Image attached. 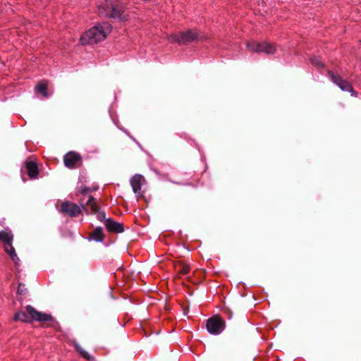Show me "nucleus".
<instances>
[{"mask_svg": "<svg viewBox=\"0 0 361 361\" xmlns=\"http://www.w3.org/2000/svg\"><path fill=\"white\" fill-rule=\"evenodd\" d=\"M36 92L42 94L44 97H47L48 93V82L47 80L39 81L35 86Z\"/></svg>", "mask_w": 361, "mask_h": 361, "instance_id": "16", "label": "nucleus"}, {"mask_svg": "<svg viewBox=\"0 0 361 361\" xmlns=\"http://www.w3.org/2000/svg\"><path fill=\"white\" fill-rule=\"evenodd\" d=\"M327 74L331 81L338 86L343 91H346L352 84L346 80H344L340 75L335 74L332 71L328 70Z\"/></svg>", "mask_w": 361, "mask_h": 361, "instance_id": "10", "label": "nucleus"}, {"mask_svg": "<svg viewBox=\"0 0 361 361\" xmlns=\"http://www.w3.org/2000/svg\"><path fill=\"white\" fill-rule=\"evenodd\" d=\"M14 321H20L23 322L30 323V319H29V315L27 312L25 311H19L16 312L13 317Z\"/></svg>", "mask_w": 361, "mask_h": 361, "instance_id": "18", "label": "nucleus"}, {"mask_svg": "<svg viewBox=\"0 0 361 361\" xmlns=\"http://www.w3.org/2000/svg\"><path fill=\"white\" fill-rule=\"evenodd\" d=\"M59 212L71 217H75L81 214L82 210L75 203L65 201L61 203Z\"/></svg>", "mask_w": 361, "mask_h": 361, "instance_id": "8", "label": "nucleus"}, {"mask_svg": "<svg viewBox=\"0 0 361 361\" xmlns=\"http://www.w3.org/2000/svg\"><path fill=\"white\" fill-rule=\"evenodd\" d=\"M173 267L176 272V279H180L190 271V265L182 261L174 263Z\"/></svg>", "mask_w": 361, "mask_h": 361, "instance_id": "13", "label": "nucleus"}, {"mask_svg": "<svg viewBox=\"0 0 361 361\" xmlns=\"http://www.w3.org/2000/svg\"><path fill=\"white\" fill-rule=\"evenodd\" d=\"M90 191V188L84 186L81 188L80 192L83 196H85Z\"/></svg>", "mask_w": 361, "mask_h": 361, "instance_id": "23", "label": "nucleus"}, {"mask_svg": "<svg viewBox=\"0 0 361 361\" xmlns=\"http://www.w3.org/2000/svg\"><path fill=\"white\" fill-rule=\"evenodd\" d=\"M75 348L76 349V350L80 353V355L87 359V360H90L91 359V356L89 355V353L87 352H86L82 347H80L78 344H75Z\"/></svg>", "mask_w": 361, "mask_h": 361, "instance_id": "20", "label": "nucleus"}, {"mask_svg": "<svg viewBox=\"0 0 361 361\" xmlns=\"http://www.w3.org/2000/svg\"><path fill=\"white\" fill-rule=\"evenodd\" d=\"M25 309L29 315L30 323L32 321H37L43 322V326L48 327L52 326V323L55 322L54 317L51 314L39 312L31 305H27Z\"/></svg>", "mask_w": 361, "mask_h": 361, "instance_id": "4", "label": "nucleus"}, {"mask_svg": "<svg viewBox=\"0 0 361 361\" xmlns=\"http://www.w3.org/2000/svg\"><path fill=\"white\" fill-rule=\"evenodd\" d=\"M13 235L6 231H0V241L4 243V247L5 252L10 256L11 259L15 264H18L19 259L15 252L14 247L12 246L11 241Z\"/></svg>", "mask_w": 361, "mask_h": 361, "instance_id": "6", "label": "nucleus"}, {"mask_svg": "<svg viewBox=\"0 0 361 361\" xmlns=\"http://www.w3.org/2000/svg\"><path fill=\"white\" fill-rule=\"evenodd\" d=\"M104 238L103 229L101 227H97L92 233H90L89 239L95 241L102 242Z\"/></svg>", "mask_w": 361, "mask_h": 361, "instance_id": "17", "label": "nucleus"}, {"mask_svg": "<svg viewBox=\"0 0 361 361\" xmlns=\"http://www.w3.org/2000/svg\"><path fill=\"white\" fill-rule=\"evenodd\" d=\"M26 292V288H25V285L23 283H19L18 287L17 293L19 295H23Z\"/></svg>", "mask_w": 361, "mask_h": 361, "instance_id": "21", "label": "nucleus"}, {"mask_svg": "<svg viewBox=\"0 0 361 361\" xmlns=\"http://www.w3.org/2000/svg\"><path fill=\"white\" fill-rule=\"evenodd\" d=\"M80 203L85 210H87L88 208L90 207L91 211L93 212H97L99 211V207L97 205L94 197L91 195L88 196V200L85 203L84 202V199L81 198L80 200Z\"/></svg>", "mask_w": 361, "mask_h": 361, "instance_id": "14", "label": "nucleus"}, {"mask_svg": "<svg viewBox=\"0 0 361 361\" xmlns=\"http://www.w3.org/2000/svg\"><path fill=\"white\" fill-rule=\"evenodd\" d=\"M310 61L313 66L317 68H324L325 66L324 63L322 61L321 58L319 56H312L310 59Z\"/></svg>", "mask_w": 361, "mask_h": 361, "instance_id": "19", "label": "nucleus"}, {"mask_svg": "<svg viewBox=\"0 0 361 361\" xmlns=\"http://www.w3.org/2000/svg\"><path fill=\"white\" fill-rule=\"evenodd\" d=\"M25 168L28 176L32 178H36L39 173L37 164L34 161H27L25 163Z\"/></svg>", "mask_w": 361, "mask_h": 361, "instance_id": "15", "label": "nucleus"}, {"mask_svg": "<svg viewBox=\"0 0 361 361\" xmlns=\"http://www.w3.org/2000/svg\"><path fill=\"white\" fill-rule=\"evenodd\" d=\"M225 326V322L219 315H214L207 321V329L212 334H220Z\"/></svg>", "mask_w": 361, "mask_h": 361, "instance_id": "7", "label": "nucleus"}, {"mask_svg": "<svg viewBox=\"0 0 361 361\" xmlns=\"http://www.w3.org/2000/svg\"><path fill=\"white\" fill-rule=\"evenodd\" d=\"M111 32V26L109 23H98L85 32L80 37L82 44H94L104 40Z\"/></svg>", "mask_w": 361, "mask_h": 361, "instance_id": "1", "label": "nucleus"}, {"mask_svg": "<svg viewBox=\"0 0 361 361\" xmlns=\"http://www.w3.org/2000/svg\"><path fill=\"white\" fill-rule=\"evenodd\" d=\"M97 219L99 220V221H104V219H105V214L102 212V213H99L97 214Z\"/></svg>", "mask_w": 361, "mask_h": 361, "instance_id": "24", "label": "nucleus"}, {"mask_svg": "<svg viewBox=\"0 0 361 361\" xmlns=\"http://www.w3.org/2000/svg\"><path fill=\"white\" fill-rule=\"evenodd\" d=\"M99 15L112 18L120 22L128 21L129 14L126 12V7L118 2L106 1L103 6L99 7Z\"/></svg>", "mask_w": 361, "mask_h": 361, "instance_id": "2", "label": "nucleus"}, {"mask_svg": "<svg viewBox=\"0 0 361 361\" xmlns=\"http://www.w3.org/2000/svg\"><path fill=\"white\" fill-rule=\"evenodd\" d=\"M247 49L254 53H265L271 55L276 52L277 46L275 43L267 41H249L246 43Z\"/></svg>", "mask_w": 361, "mask_h": 361, "instance_id": "3", "label": "nucleus"}, {"mask_svg": "<svg viewBox=\"0 0 361 361\" xmlns=\"http://www.w3.org/2000/svg\"><path fill=\"white\" fill-rule=\"evenodd\" d=\"M106 228L111 233H120L124 231L123 224L114 221L112 219H107L104 221Z\"/></svg>", "mask_w": 361, "mask_h": 361, "instance_id": "12", "label": "nucleus"}, {"mask_svg": "<svg viewBox=\"0 0 361 361\" xmlns=\"http://www.w3.org/2000/svg\"><path fill=\"white\" fill-rule=\"evenodd\" d=\"M145 183V178L140 174H135L130 180V185L135 193L137 194L139 197H142L141 187Z\"/></svg>", "mask_w": 361, "mask_h": 361, "instance_id": "11", "label": "nucleus"}, {"mask_svg": "<svg viewBox=\"0 0 361 361\" xmlns=\"http://www.w3.org/2000/svg\"><path fill=\"white\" fill-rule=\"evenodd\" d=\"M199 34L195 30H188L185 32H180L171 35L170 39L174 42L179 44H188L197 39Z\"/></svg>", "mask_w": 361, "mask_h": 361, "instance_id": "5", "label": "nucleus"}, {"mask_svg": "<svg viewBox=\"0 0 361 361\" xmlns=\"http://www.w3.org/2000/svg\"><path fill=\"white\" fill-rule=\"evenodd\" d=\"M346 91H347V92H349L351 94V95H352L353 97H357V96H358V93H357V92H356V91L354 90V88H353V85H350Z\"/></svg>", "mask_w": 361, "mask_h": 361, "instance_id": "22", "label": "nucleus"}, {"mask_svg": "<svg viewBox=\"0 0 361 361\" xmlns=\"http://www.w3.org/2000/svg\"><path fill=\"white\" fill-rule=\"evenodd\" d=\"M63 161L66 167L73 169L81 166L82 157L79 153L71 151L65 154Z\"/></svg>", "mask_w": 361, "mask_h": 361, "instance_id": "9", "label": "nucleus"}]
</instances>
